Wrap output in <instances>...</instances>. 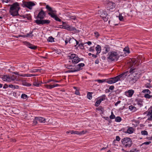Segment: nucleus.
I'll use <instances>...</instances> for the list:
<instances>
[{"label": "nucleus", "instance_id": "obj_57", "mask_svg": "<svg viewBox=\"0 0 152 152\" xmlns=\"http://www.w3.org/2000/svg\"><path fill=\"white\" fill-rule=\"evenodd\" d=\"M32 31L29 33V38H32L33 35L32 34Z\"/></svg>", "mask_w": 152, "mask_h": 152}, {"label": "nucleus", "instance_id": "obj_36", "mask_svg": "<svg viewBox=\"0 0 152 152\" xmlns=\"http://www.w3.org/2000/svg\"><path fill=\"white\" fill-rule=\"evenodd\" d=\"M141 134L142 135H148V132L145 131V130H144V131H141Z\"/></svg>", "mask_w": 152, "mask_h": 152}, {"label": "nucleus", "instance_id": "obj_63", "mask_svg": "<svg viewBox=\"0 0 152 152\" xmlns=\"http://www.w3.org/2000/svg\"><path fill=\"white\" fill-rule=\"evenodd\" d=\"M114 88V86H111L109 88V89L110 90H113Z\"/></svg>", "mask_w": 152, "mask_h": 152}, {"label": "nucleus", "instance_id": "obj_53", "mask_svg": "<svg viewBox=\"0 0 152 152\" xmlns=\"http://www.w3.org/2000/svg\"><path fill=\"white\" fill-rule=\"evenodd\" d=\"M23 44L28 47V42L26 41H24L23 42Z\"/></svg>", "mask_w": 152, "mask_h": 152}, {"label": "nucleus", "instance_id": "obj_1", "mask_svg": "<svg viewBox=\"0 0 152 152\" xmlns=\"http://www.w3.org/2000/svg\"><path fill=\"white\" fill-rule=\"evenodd\" d=\"M20 9L18 3L16 2L10 5L9 10L10 14L13 16H15L18 15V11Z\"/></svg>", "mask_w": 152, "mask_h": 152}, {"label": "nucleus", "instance_id": "obj_42", "mask_svg": "<svg viewBox=\"0 0 152 152\" xmlns=\"http://www.w3.org/2000/svg\"><path fill=\"white\" fill-rule=\"evenodd\" d=\"M122 14H119V19L120 21H124L123 17L122 16Z\"/></svg>", "mask_w": 152, "mask_h": 152}, {"label": "nucleus", "instance_id": "obj_4", "mask_svg": "<svg viewBox=\"0 0 152 152\" xmlns=\"http://www.w3.org/2000/svg\"><path fill=\"white\" fill-rule=\"evenodd\" d=\"M123 146L126 148L130 147L132 144V140L130 138L126 137L121 140Z\"/></svg>", "mask_w": 152, "mask_h": 152}, {"label": "nucleus", "instance_id": "obj_50", "mask_svg": "<svg viewBox=\"0 0 152 152\" xmlns=\"http://www.w3.org/2000/svg\"><path fill=\"white\" fill-rule=\"evenodd\" d=\"M148 120H152V114L151 115H148Z\"/></svg>", "mask_w": 152, "mask_h": 152}, {"label": "nucleus", "instance_id": "obj_6", "mask_svg": "<svg viewBox=\"0 0 152 152\" xmlns=\"http://www.w3.org/2000/svg\"><path fill=\"white\" fill-rule=\"evenodd\" d=\"M134 75H133V76L132 75H129L130 78L129 80V82L132 84L135 83L139 78V76L137 74L135 73Z\"/></svg>", "mask_w": 152, "mask_h": 152}, {"label": "nucleus", "instance_id": "obj_12", "mask_svg": "<svg viewBox=\"0 0 152 152\" xmlns=\"http://www.w3.org/2000/svg\"><path fill=\"white\" fill-rule=\"evenodd\" d=\"M48 15L50 16V17L54 18L55 20L56 21H58L59 22H61V20L56 15L55 13L54 14H51L50 13H48Z\"/></svg>", "mask_w": 152, "mask_h": 152}, {"label": "nucleus", "instance_id": "obj_17", "mask_svg": "<svg viewBox=\"0 0 152 152\" xmlns=\"http://www.w3.org/2000/svg\"><path fill=\"white\" fill-rule=\"evenodd\" d=\"M36 4V2L29 1V10H31L32 9V7L35 6Z\"/></svg>", "mask_w": 152, "mask_h": 152}, {"label": "nucleus", "instance_id": "obj_47", "mask_svg": "<svg viewBox=\"0 0 152 152\" xmlns=\"http://www.w3.org/2000/svg\"><path fill=\"white\" fill-rule=\"evenodd\" d=\"M58 86H59V85L58 84H54L53 85H51V87L50 88H51V89H52L53 88H54Z\"/></svg>", "mask_w": 152, "mask_h": 152}, {"label": "nucleus", "instance_id": "obj_40", "mask_svg": "<svg viewBox=\"0 0 152 152\" xmlns=\"http://www.w3.org/2000/svg\"><path fill=\"white\" fill-rule=\"evenodd\" d=\"M38 121L37 120V117H35V119L33 121V124L34 125H35L38 123Z\"/></svg>", "mask_w": 152, "mask_h": 152}, {"label": "nucleus", "instance_id": "obj_52", "mask_svg": "<svg viewBox=\"0 0 152 152\" xmlns=\"http://www.w3.org/2000/svg\"><path fill=\"white\" fill-rule=\"evenodd\" d=\"M124 51H125L126 53H129V50L128 48H125L124 49Z\"/></svg>", "mask_w": 152, "mask_h": 152}, {"label": "nucleus", "instance_id": "obj_46", "mask_svg": "<svg viewBox=\"0 0 152 152\" xmlns=\"http://www.w3.org/2000/svg\"><path fill=\"white\" fill-rule=\"evenodd\" d=\"M106 82L110 84H112L113 83L111 78H110L109 80H107L106 81Z\"/></svg>", "mask_w": 152, "mask_h": 152}, {"label": "nucleus", "instance_id": "obj_21", "mask_svg": "<svg viewBox=\"0 0 152 152\" xmlns=\"http://www.w3.org/2000/svg\"><path fill=\"white\" fill-rule=\"evenodd\" d=\"M133 129L132 127H130L128 128L126 133L129 134H131L133 133Z\"/></svg>", "mask_w": 152, "mask_h": 152}, {"label": "nucleus", "instance_id": "obj_3", "mask_svg": "<svg viewBox=\"0 0 152 152\" xmlns=\"http://www.w3.org/2000/svg\"><path fill=\"white\" fill-rule=\"evenodd\" d=\"M128 73V71L124 72L115 77L111 78V79L112 80L113 83H115L118 81H121L124 80L127 75V73Z\"/></svg>", "mask_w": 152, "mask_h": 152}, {"label": "nucleus", "instance_id": "obj_45", "mask_svg": "<svg viewBox=\"0 0 152 152\" xmlns=\"http://www.w3.org/2000/svg\"><path fill=\"white\" fill-rule=\"evenodd\" d=\"M84 44L83 43H81L78 45V46L80 47V48L81 49H83L84 48L83 47Z\"/></svg>", "mask_w": 152, "mask_h": 152}, {"label": "nucleus", "instance_id": "obj_29", "mask_svg": "<svg viewBox=\"0 0 152 152\" xmlns=\"http://www.w3.org/2000/svg\"><path fill=\"white\" fill-rule=\"evenodd\" d=\"M37 48V46H34L29 43V48L35 50Z\"/></svg>", "mask_w": 152, "mask_h": 152}, {"label": "nucleus", "instance_id": "obj_48", "mask_svg": "<svg viewBox=\"0 0 152 152\" xmlns=\"http://www.w3.org/2000/svg\"><path fill=\"white\" fill-rule=\"evenodd\" d=\"M98 110H100L102 112V113H103V109L102 107V106H100L98 108Z\"/></svg>", "mask_w": 152, "mask_h": 152}, {"label": "nucleus", "instance_id": "obj_25", "mask_svg": "<svg viewBox=\"0 0 152 152\" xmlns=\"http://www.w3.org/2000/svg\"><path fill=\"white\" fill-rule=\"evenodd\" d=\"M14 73L15 75H18L19 76L21 77H28L27 75H26V74H19V72H14Z\"/></svg>", "mask_w": 152, "mask_h": 152}, {"label": "nucleus", "instance_id": "obj_49", "mask_svg": "<svg viewBox=\"0 0 152 152\" xmlns=\"http://www.w3.org/2000/svg\"><path fill=\"white\" fill-rule=\"evenodd\" d=\"M44 86L46 88H47L51 89V88H50L51 87V85H45Z\"/></svg>", "mask_w": 152, "mask_h": 152}, {"label": "nucleus", "instance_id": "obj_32", "mask_svg": "<svg viewBox=\"0 0 152 152\" xmlns=\"http://www.w3.org/2000/svg\"><path fill=\"white\" fill-rule=\"evenodd\" d=\"M142 92L145 93H147V94H150L151 93V91L148 89H145L142 90Z\"/></svg>", "mask_w": 152, "mask_h": 152}, {"label": "nucleus", "instance_id": "obj_18", "mask_svg": "<svg viewBox=\"0 0 152 152\" xmlns=\"http://www.w3.org/2000/svg\"><path fill=\"white\" fill-rule=\"evenodd\" d=\"M85 66V64L84 63H81L78 64V65L76 66L75 67L76 69H79V71L81 69H80L82 67H83Z\"/></svg>", "mask_w": 152, "mask_h": 152}, {"label": "nucleus", "instance_id": "obj_23", "mask_svg": "<svg viewBox=\"0 0 152 152\" xmlns=\"http://www.w3.org/2000/svg\"><path fill=\"white\" fill-rule=\"evenodd\" d=\"M78 71H79V69H76V68H75V67L73 69L72 68V69H70V70L67 71V72L69 73L73 72H77Z\"/></svg>", "mask_w": 152, "mask_h": 152}, {"label": "nucleus", "instance_id": "obj_37", "mask_svg": "<svg viewBox=\"0 0 152 152\" xmlns=\"http://www.w3.org/2000/svg\"><path fill=\"white\" fill-rule=\"evenodd\" d=\"M21 98L23 99H27V96L25 94H22L21 95Z\"/></svg>", "mask_w": 152, "mask_h": 152}, {"label": "nucleus", "instance_id": "obj_15", "mask_svg": "<svg viewBox=\"0 0 152 152\" xmlns=\"http://www.w3.org/2000/svg\"><path fill=\"white\" fill-rule=\"evenodd\" d=\"M128 71V73H127V75L129 73H130V75H132V74L137 72V69L135 68L132 67L130 69L129 72Z\"/></svg>", "mask_w": 152, "mask_h": 152}, {"label": "nucleus", "instance_id": "obj_13", "mask_svg": "<svg viewBox=\"0 0 152 152\" xmlns=\"http://www.w3.org/2000/svg\"><path fill=\"white\" fill-rule=\"evenodd\" d=\"M46 8L50 12L48 13L54 14L56 12V11L55 10H53L51 7H50L48 5L46 6Z\"/></svg>", "mask_w": 152, "mask_h": 152}, {"label": "nucleus", "instance_id": "obj_60", "mask_svg": "<svg viewBox=\"0 0 152 152\" xmlns=\"http://www.w3.org/2000/svg\"><path fill=\"white\" fill-rule=\"evenodd\" d=\"M9 85L5 84L3 86V88L5 89L9 87Z\"/></svg>", "mask_w": 152, "mask_h": 152}, {"label": "nucleus", "instance_id": "obj_43", "mask_svg": "<svg viewBox=\"0 0 152 152\" xmlns=\"http://www.w3.org/2000/svg\"><path fill=\"white\" fill-rule=\"evenodd\" d=\"M39 70L38 69H31L30 70V72H35L38 71Z\"/></svg>", "mask_w": 152, "mask_h": 152}, {"label": "nucleus", "instance_id": "obj_9", "mask_svg": "<svg viewBox=\"0 0 152 152\" xmlns=\"http://www.w3.org/2000/svg\"><path fill=\"white\" fill-rule=\"evenodd\" d=\"M100 16L102 17L103 20L105 21H107L108 19L107 17V14L106 11H102L101 12Z\"/></svg>", "mask_w": 152, "mask_h": 152}, {"label": "nucleus", "instance_id": "obj_8", "mask_svg": "<svg viewBox=\"0 0 152 152\" xmlns=\"http://www.w3.org/2000/svg\"><path fill=\"white\" fill-rule=\"evenodd\" d=\"M45 12L42 9L40 11L38 14L37 18L39 20L43 19L45 16Z\"/></svg>", "mask_w": 152, "mask_h": 152}, {"label": "nucleus", "instance_id": "obj_55", "mask_svg": "<svg viewBox=\"0 0 152 152\" xmlns=\"http://www.w3.org/2000/svg\"><path fill=\"white\" fill-rule=\"evenodd\" d=\"M110 119H113L115 118V116L114 115H111L110 116Z\"/></svg>", "mask_w": 152, "mask_h": 152}, {"label": "nucleus", "instance_id": "obj_35", "mask_svg": "<svg viewBox=\"0 0 152 152\" xmlns=\"http://www.w3.org/2000/svg\"><path fill=\"white\" fill-rule=\"evenodd\" d=\"M54 38L52 37H49L48 39V41L49 42H52L54 41Z\"/></svg>", "mask_w": 152, "mask_h": 152}, {"label": "nucleus", "instance_id": "obj_64", "mask_svg": "<svg viewBox=\"0 0 152 152\" xmlns=\"http://www.w3.org/2000/svg\"><path fill=\"white\" fill-rule=\"evenodd\" d=\"M72 65H69L67 66L66 68L69 69H72Z\"/></svg>", "mask_w": 152, "mask_h": 152}, {"label": "nucleus", "instance_id": "obj_58", "mask_svg": "<svg viewBox=\"0 0 152 152\" xmlns=\"http://www.w3.org/2000/svg\"><path fill=\"white\" fill-rule=\"evenodd\" d=\"M120 139H121V138L119 136H116V140H117L118 141H119L120 140Z\"/></svg>", "mask_w": 152, "mask_h": 152}, {"label": "nucleus", "instance_id": "obj_22", "mask_svg": "<svg viewBox=\"0 0 152 152\" xmlns=\"http://www.w3.org/2000/svg\"><path fill=\"white\" fill-rule=\"evenodd\" d=\"M96 50L97 51L96 54L99 53L101 52V46L99 45H97L96 48Z\"/></svg>", "mask_w": 152, "mask_h": 152}, {"label": "nucleus", "instance_id": "obj_20", "mask_svg": "<svg viewBox=\"0 0 152 152\" xmlns=\"http://www.w3.org/2000/svg\"><path fill=\"white\" fill-rule=\"evenodd\" d=\"M11 82L14 81L15 80H18V77L17 76L13 75L12 76L10 77Z\"/></svg>", "mask_w": 152, "mask_h": 152}, {"label": "nucleus", "instance_id": "obj_44", "mask_svg": "<svg viewBox=\"0 0 152 152\" xmlns=\"http://www.w3.org/2000/svg\"><path fill=\"white\" fill-rule=\"evenodd\" d=\"M71 133L72 134H79V132L77 131H71Z\"/></svg>", "mask_w": 152, "mask_h": 152}, {"label": "nucleus", "instance_id": "obj_7", "mask_svg": "<svg viewBox=\"0 0 152 152\" xmlns=\"http://www.w3.org/2000/svg\"><path fill=\"white\" fill-rule=\"evenodd\" d=\"M35 22L37 25L48 24L50 23V21L49 20H43V19L39 20L37 19L35 20Z\"/></svg>", "mask_w": 152, "mask_h": 152}, {"label": "nucleus", "instance_id": "obj_10", "mask_svg": "<svg viewBox=\"0 0 152 152\" xmlns=\"http://www.w3.org/2000/svg\"><path fill=\"white\" fill-rule=\"evenodd\" d=\"M32 80L33 81V85L36 87H39L42 83V82L38 81V80H36L35 77H34L32 78L31 80Z\"/></svg>", "mask_w": 152, "mask_h": 152}, {"label": "nucleus", "instance_id": "obj_30", "mask_svg": "<svg viewBox=\"0 0 152 152\" xmlns=\"http://www.w3.org/2000/svg\"><path fill=\"white\" fill-rule=\"evenodd\" d=\"M104 49L105 50V51L103 52V53L105 54L106 53L108 52L110 50V48L108 46H106L104 47Z\"/></svg>", "mask_w": 152, "mask_h": 152}, {"label": "nucleus", "instance_id": "obj_61", "mask_svg": "<svg viewBox=\"0 0 152 152\" xmlns=\"http://www.w3.org/2000/svg\"><path fill=\"white\" fill-rule=\"evenodd\" d=\"M94 34L96 36V37H98L99 36V33L97 32H95Z\"/></svg>", "mask_w": 152, "mask_h": 152}, {"label": "nucleus", "instance_id": "obj_59", "mask_svg": "<svg viewBox=\"0 0 152 152\" xmlns=\"http://www.w3.org/2000/svg\"><path fill=\"white\" fill-rule=\"evenodd\" d=\"M151 114H152V110H150L148 112L147 115L148 116Z\"/></svg>", "mask_w": 152, "mask_h": 152}, {"label": "nucleus", "instance_id": "obj_39", "mask_svg": "<svg viewBox=\"0 0 152 152\" xmlns=\"http://www.w3.org/2000/svg\"><path fill=\"white\" fill-rule=\"evenodd\" d=\"M106 81V79H102V80H97V81L99 83H102L104 82H105Z\"/></svg>", "mask_w": 152, "mask_h": 152}, {"label": "nucleus", "instance_id": "obj_54", "mask_svg": "<svg viewBox=\"0 0 152 152\" xmlns=\"http://www.w3.org/2000/svg\"><path fill=\"white\" fill-rule=\"evenodd\" d=\"M53 81V82H56V83H58L59 82V81H57L56 80H49L47 82V83H49L51 81Z\"/></svg>", "mask_w": 152, "mask_h": 152}, {"label": "nucleus", "instance_id": "obj_34", "mask_svg": "<svg viewBox=\"0 0 152 152\" xmlns=\"http://www.w3.org/2000/svg\"><path fill=\"white\" fill-rule=\"evenodd\" d=\"M106 95H103L99 99L102 102L106 99Z\"/></svg>", "mask_w": 152, "mask_h": 152}, {"label": "nucleus", "instance_id": "obj_16", "mask_svg": "<svg viewBox=\"0 0 152 152\" xmlns=\"http://www.w3.org/2000/svg\"><path fill=\"white\" fill-rule=\"evenodd\" d=\"M37 120L39 123H45V119L42 117H37Z\"/></svg>", "mask_w": 152, "mask_h": 152}, {"label": "nucleus", "instance_id": "obj_33", "mask_svg": "<svg viewBox=\"0 0 152 152\" xmlns=\"http://www.w3.org/2000/svg\"><path fill=\"white\" fill-rule=\"evenodd\" d=\"M121 120V118L119 116H118L115 118V121L117 122H120Z\"/></svg>", "mask_w": 152, "mask_h": 152}, {"label": "nucleus", "instance_id": "obj_31", "mask_svg": "<svg viewBox=\"0 0 152 152\" xmlns=\"http://www.w3.org/2000/svg\"><path fill=\"white\" fill-rule=\"evenodd\" d=\"M142 102L143 101L142 99H139L138 100L137 102V104L141 106L142 105Z\"/></svg>", "mask_w": 152, "mask_h": 152}, {"label": "nucleus", "instance_id": "obj_38", "mask_svg": "<svg viewBox=\"0 0 152 152\" xmlns=\"http://www.w3.org/2000/svg\"><path fill=\"white\" fill-rule=\"evenodd\" d=\"M129 109L131 110H134L136 109L135 107L132 105L129 106Z\"/></svg>", "mask_w": 152, "mask_h": 152}, {"label": "nucleus", "instance_id": "obj_5", "mask_svg": "<svg viewBox=\"0 0 152 152\" xmlns=\"http://www.w3.org/2000/svg\"><path fill=\"white\" fill-rule=\"evenodd\" d=\"M68 57L72 60V62L73 64H77L80 61V59L78 56L75 54H71L68 55Z\"/></svg>", "mask_w": 152, "mask_h": 152}, {"label": "nucleus", "instance_id": "obj_11", "mask_svg": "<svg viewBox=\"0 0 152 152\" xmlns=\"http://www.w3.org/2000/svg\"><path fill=\"white\" fill-rule=\"evenodd\" d=\"M134 93V91L132 90H130L125 92V95L128 97H131L132 96Z\"/></svg>", "mask_w": 152, "mask_h": 152}, {"label": "nucleus", "instance_id": "obj_24", "mask_svg": "<svg viewBox=\"0 0 152 152\" xmlns=\"http://www.w3.org/2000/svg\"><path fill=\"white\" fill-rule=\"evenodd\" d=\"M22 6L23 7L28 8V2L23 1Z\"/></svg>", "mask_w": 152, "mask_h": 152}, {"label": "nucleus", "instance_id": "obj_41", "mask_svg": "<svg viewBox=\"0 0 152 152\" xmlns=\"http://www.w3.org/2000/svg\"><path fill=\"white\" fill-rule=\"evenodd\" d=\"M101 102L100 100L99 99V100H97L95 104V106L96 107H97L99 106V105L100 104Z\"/></svg>", "mask_w": 152, "mask_h": 152}, {"label": "nucleus", "instance_id": "obj_14", "mask_svg": "<svg viewBox=\"0 0 152 152\" xmlns=\"http://www.w3.org/2000/svg\"><path fill=\"white\" fill-rule=\"evenodd\" d=\"M3 81L9 82H11L10 77L7 75H4L2 77Z\"/></svg>", "mask_w": 152, "mask_h": 152}, {"label": "nucleus", "instance_id": "obj_26", "mask_svg": "<svg viewBox=\"0 0 152 152\" xmlns=\"http://www.w3.org/2000/svg\"><path fill=\"white\" fill-rule=\"evenodd\" d=\"M9 87L12 88L13 89H18L19 88V86H15L12 84H10L9 85Z\"/></svg>", "mask_w": 152, "mask_h": 152}, {"label": "nucleus", "instance_id": "obj_62", "mask_svg": "<svg viewBox=\"0 0 152 152\" xmlns=\"http://www.w3.org/2000/svg\"><path fill=\"white\" fill-rule=\"evenodd\" d=\"M67 24L63 26H62V28H64V29H67Z\"/></svg>", "mask_w": 152, "mask_h": 152}, {"label": "nucleus", "instance_id": "obj_51", "mask_svg": "<svg viewBox=\"0 0 152 152\" xmlns=\"http://www.w3.org/2000/svg\"><path fill=\"white\" fill-rule=\"evenodd\" d=\"M70 39H70L69 38L68 39H66L65 40V43L66 45L68 43V41H69V43H70Z\"/></svg>", "mask_w": 152, "mask_h": 152}, {"label": "nucleus", "instance_id": "obj_2", "mask_svg": "<svg viewBox=\"0 0 152 152\" xmlns=\"http://www.w3.org/2000/svg\"><path fill=\"white\" fill-rule=\"evenodd\" d=\"M119 58V56L117 52L112 51L108 53L107 59L110 61H117Z\"/></svg>", "mask_w": 152, "mask_h": 152}, {"label": "nucleus", "instance_id": "obj_27", "mask_svg": "<svg viewBox=\"0 0 152 152\" xmlns=\"http://www.w3.org/2000/svg\"><path fill=\"white\" fill-rule=\"evenodd\" d=\"M149 94H146L144 95V97L146 99H150L151 98L152 99V95H150Z\"/></svg>", "mask_w": 152, "mask_h": 152}, {"label": "nucleus", "instance_id": "obj_19", "mask_svg": "<svg viewBox=\"0 0 152 152\" xmlns=\"http://www.w3.org/2000/svg\"><path fill=\"white\" fill-rule=\"evenodd\" d=\"M66 30L69 31H73L75 30H76V29L75 28L72 27L71 26H70L69 25H67Z\"/></svg>", "mask_w": 152, "mask_h": 152}, {"label": "nucleus", "instance_id": "obj_28", "mask_svg": "<svg viewBox=\"0 0 152 152\" xmlns=\"http://www.w3.org/2000/svg\"><path fill=\"white\" fill-rule=\"evenodd\" d=\"M92 92H88L87 94V97L89 99H91L92 98Z\"/></svg>", "mask_w": 152, "mask_h": 152}, {"label": "nucleus", "instance_id": "obj_56", "mask_svg": "<svg viewBox=\"0 0 152 152\" xmlns=\"http://www.w3.org/2000/svg\"><path fill=\"white\" fill-rule=\"evenodd\" d=\"M151 142V141L146 142L143 143L142 144H145L146 145H149V144H150Z\"/></svg>", "mask_w": 152, "mask_h": 152}]
</instances>
